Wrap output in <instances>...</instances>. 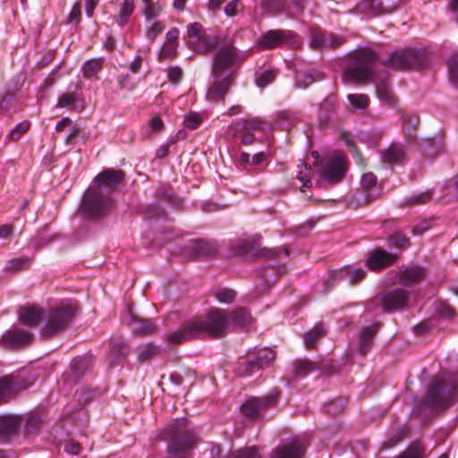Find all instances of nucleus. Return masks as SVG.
<instances>
[{
    "label": "nucleus",
    "instance_id": "nucleus-24",
    "mask_svg": "<svg viewBox=\"0 0 458 458\" xmlns=\"http://www.w3.org/2000/svg\"><path fill=\"white\" fill-rule=\"evenodd\" d=\"M21 424L20 416L9 415L0 417V440L5 441L7 437L15 433Z\"/></svg>",
    "mask_w": 458,
    "mask_h": 458
},
{
    "label": "nucleus",
    "instance_id": "nucleus-31",
    "mask_svg": "<svg viewBox=\"0 0 458 458\" xmlns=\"http://www.w3.org/2000/svg\"><path fill=\"white\" fill-rule=\"evenodd\" d=\"M156 331L157 327L152 320H140L132 328L133 334L138 336L150 335Z\"/></svg>",
    "mask_w": 458,
    "mask_h": 458
},
{
    "label": "nucleus",
    "instance_id": "nucleus-4",
    "mask_svg": "<svg viewBox=\"0 0 458 458\" xmlns=\"http://www.w3.org/2000/svg\"><path fill=\"white\" fill-rule=\"evenodd\" d=\"M163 438L168 441V454L171 458H183L197 444V437L189 427V421L176 419L169 423L162 432Z\"/></svg>",
    "mask_w": 458,
    "mask_h": 458
},
{
    "label": "nucleus",
    "instance_id": "nucleus-42",
    "mask_svg": "<svg viewBox=\"0 0 458 458\" xmlns=\"http://www.w3.org/2000/svg\"><path fill=\"white\" fill-rule=\"evenodd\" d=\"M30 127V123L28 121H23L15 125L14 128L9 133L10 140L16 141L21 139V137L26 133Z\"/></svg>",
    "mask_w": 458,
    "mask_h": 458
},
{
    "label": "nucleus",
    "instance_id": "nucleus-39",
    "mask_svg": "<svg viewBox=\"0 0 458 458\" xmlns=\"http://www.w3.org/2000/svg\"><path fill=\"white\" fill-rule=\"evenodd\" d=\"M203 122V117L200 114L197 112H190L184 116V125L188 129L194 130L197 129Z\"/></svg>",
    "mask_w": 458,
    "mask_h": 458
},
{
    "label": "nucleus",
    "instance_id": "nucleus-61",
    "mask_svg": "<svg viewBox=\"0 0 458 458\" xmlns=\"http://www.w3.org/2000/svg\"><path fill=\"white\" fill-rule=\"evenodd\" d=\"M187 32L190 37H196L198 38H201L203 34L201 25L198 22L190 23Z\"/></svg>",
    "mask_w": 458,
    "mask_h": 458
},
{
    "label": "nucleus",
    "instance_id": "nucleus-51",
    "mask_svg": "<svg viewBox=\"0 0 458 458\" xmlns=\"http://www.w3.org/2000/svg\"><path fill=\"white\" fill-rule=\"evenodd\" d=\"M363 8L369 10L373 15H379L384 12L382 9L381 0H365L362 3Z\"/></svg>",
    "mask_w": 458,
    "mask_h": 458
},
{
    "label": "nucleus",
    "instance_id": "nucleus-54",
    "mask_svg": "<svg viewBox=\"0 0 458 458\" xmlns=\"http://www.w3.org/2000/svg\"><path fill=\"white\" fill-rule=\"evenodd\" d=\"M430 198H431L430 192L424 191V192H420V193L411 195L406 200V202L409 204H412V205L423 204V203H426L427 201H428L430 199Z\"/></svg>",
    "mask_w": 458,
    "mask_h": 458
},
{
    "label": "nucleus",
    "instance_id": "nucleus-11",
    "mask_svg": "<svg viewBox=\"0 0 458 458\" xmlns=\"http://www.w3.org/2000/svg\"><path fill=\"white\" fill-rule=\"evenodd\" d=\"M452 402V394L445 389L444 380L435 377L425 397L424 404L431 409H442Z\"/></svg>",
    "mask_w": 458,
    "mask_h": 458
},
{
    "label": "nucleus",
    "instance_id": "nucleus-44",
    "mask_svg": "<svg viewBox=\"0 0 458 458\" xmlns=\"http://www.w3.org/2000/svg\"><path fill=\"white\" fill-rule=\"evenodd\" d=\"M315 369V364L308 360H300L294 363V371L299 376H305Z\"/></svg>",
    "mask_w": 458,
    "mask_h": 458
},
{
    "label": "nucleus",
    "instance_id": "nucleus-29",
    "mask_svg": "<svg viewBox=\"0 0 458 458\" xmlns=\"http://www.w3.org/2000/svg\"><path fill=\"white\" fill-rule=\"evenodd\" d=\"M30 264L31 262L29 257L13 258L6 262L4 270L13 273L26 270L30 267Z\"/></svg>",
    "mask_w": 458,
    "mask_h": 458
},
{
    "label": "nucleus",
    "instance_id": "nucleus-57",
    "mask_svg": "<svg viewBox=\"0 0 458 458\" xmlns=\"http://www.w3.org/2000/svg\"><path fill=\"white\" fill-rule=\"evenodd\" d=\"M300 167V170L297 174V178L302 182L303 183V187H310L311 186V181H310V166L308 165L307 164L304 165V169L305 171L301 167Z\"/></svg>",
    "mask_w": 458,
    "mask_h": 458
},
{
    "label": "nucleus",
    "instance_id": "nucleus-36",
    "mask_svg": "<svg viewBox=\"0 0 458 458\" xmlns=\"http://www.w3.org/2000/svg\"><path fill=\"white\" fill-rule=\"evenodd\" d=\"M227 458H261V456L256 446H250L233 451Z\"/></svg>",
    "mask_w": 458,
    "mask_h": 458
},
{
    "label": "nucleus",
    "instance_id": "nucleus-47",
    "mask_svg": "<svg viewBox=\"0 0 458 458\" xmlns=\"http://www.w3.org/2000/svg\"><path fill=\"white\" fill-rule=\"evenodd\" d=\"M448 71L450 81L458 87V53L450 57Z\"/></svg>",
    "mask_w": 458,
    "mask_h": 458
},
{
    "label": "nucleus",
    "instance_id": "nucleus-38",
    "mask_svg": "<svg viewBox=\"0 0 458 458\" xmlns=\"http://www.w3.org/2000/svg\"><path fill=\"white\" fill-rule=\"evenodd\" d=\"M276 73L272 70H266L258 73L256 76V85L261 89L266 88L271 84L276 79Z\"/></svg>",
    "mask_w": 458,
    "mask_h": 458
},
{
    "label": "nucleus",
    "instance_id": "nucleus-20",
    "mask_svg": "<svg viewBox=\"0 0 458 458\" xmlns=\"http://www.w3.org/2000/svg\"><path fill=\"white\" fill-rule=\"evenodd\" d=\"M195 338H199V335L192 319L182 325L176 331L167 334L165 337L167 342L174 344Z\"/></svg>",
    "mask_w": 458,
    "mask_h": 458
},
{
    "label": "nucleus",
    "instance_id": "nucleus-27",
    "mask_svg": "<svg viewBox=\"0 0 458 458\" xmlns=\"http://www.w3.org/2000/svg\"><path fill=\"white\" fill-rule=\"evenodd\" d=\"M103 62L104 59L102 57L86 61L81 67L83 77L86 79L96 78L98 72L102 69Z\"/></svg>",
    "mask_w": 458,
    "mask_h": 458
},
{
    "label": "nucleus",
    "instance_id": "nucleus-64",
    "mask_svg": "<svg viewBox=\"0 0 458 458\" xmlns=\"http://www.w3.org/2000/svg\"><path fill=\"white\" fill-rule=\"evenodd\" d=\"M148 124L153 131H160L164 125L162 120L157 116L152 117L149 120Z\"/></svg>",
    "mask_w": 458,
    "mask_h": 458
},
{
    "label": "nucleus",
    "instance_id": "nucleus-59",
    "mask_svg": "<svg viewBox=\"0 0 458 458\" xmlns=\"http://www.w3.org/2000/svg\"><path fill=\"white\" fill-rule=\"evenodd\" d=\"M81 17V3H76L69 14L68 22L78 24Z\"/></svg>",
    "mask_w": 458,
    "mask_h": 458
},
{
    "label": "nucleus",
    "instance_id": "nucleus-30",
    "mask_svg": "<svg viewBox=\"0 0 458 458\" xmlns=\"http://www.w3.org/2000/svg\"><path fill=\"white\" fill-rule=\"evenodd\" d=\"M134 0H123L117 19V22L120 26H124L128 22L130 16L134 12Z\"/></svg>",
    "mask_w": 458,
    "mask_h": 458
},
{
    "label": "nucleus",
    "instance_id": "nucleus-28",
    "mask_svg": "<svg viewBox=\"0 0 458 458\" xmlns=\"http://www.w3.org/2000/svg\"><path fill=\"white\" fill-rule=\"evenodd\" d=\"M230 321L237 327H248L251 324L252 318L245 309L239 308L231 312Z\"/></svg>",
    "mask_w": 458,
    "mask_h": 458
},
{
    "label": "nucleus",
    "instance_id": "nucleus-16",
    "mask_svg": "<svg viewBox=\"0 0 458 458\" xmlns=\"http://www.w3.org/2000/svg\"><path fill=\"white\" fill-rule=\"evenodd\" d=\"M233 82L234 78L231 75L224 76L220 79H214V81L210 84L207 91L206 98L212 103L224 102Z\"/></svg>",
    "mask_w": 458,
    "mask_h": 458
},
{
    "label": "nucleus",
    "instance_id": "nucleus-6",
    "mask_svg": "<svg viewBox=\"0 0 458 458\" xmlns=\"http://www.w3.org/2000/svg\"><path fill=\"white\" fill-rule=\"evenodd\" d=\"M199 337L209 335L220 337L225 333L229 325V315L225 310L213 308L205 318H192Z\"/></svg>",
    "mask_w": 458,
    "mask_h": 458
},
{
    "label": "nucleus",
    "instance_id": "nucleus-18",
    "mask_svg": "<svg viewBox=\"0 0 458 458\" xmlns=\"http://www.w3.org/2000/svg\"><path fill=\"white\" fill-rule=\"evenodd\" d=\"M33 335L23 329L13 328L6 331L1 337L2 344L6 347H19L30 344Z\"/></svg>",
    "mask_w": 458,
    "mask_h": 458
},
{
    "label": "nucleus",
    "instance_id": "nucleus-62",
    "mask_svg": "<svg viewBox=\"0 0 458 458\" xmlns=\"http://www.w3.org/2000/svg\"><path fill=\"white\" fill-rule=\"evenodd\" d=\"M64 450L71 454L76 455L80 454L81 447L78 442L69 440L64 445Z\"/></svg>",
    "mask_w": 458,
    "mask_h": 458
},
{
    "label": "nucleus",
    "instance_id": "nucleus-48",
    "mask_svg": "<svg viewBox=\"0 0 458 458\" xmlns=\"http://www.w3.org/2000/svg\"><path fill=\"white\" fill-rule=\"evenodd\" d=\"M366 276V272L362 268L347 270L344 275V278L352 284L360 282Z\"/></svg>",
    "mask_w": 458,
    "mask_h": 458
},
{
    "label": "nucleus",
    "instance_id": "nucleus-32",
    "mask_svg": "<svg viewBox=\"0 0 458 458\" xmlns=\"http://www.w3.org/2000/svg\"><path fill=\"white\" fill-rule=\"evenodd\" d=\"M251 355L258 360L262 368L268 366L276 357V353L271 348L259 349L251 353Z\"/></svg>",
    "mask_w": 458,
    "mask_h": 458
},
{
    "label": "nucleus",
    "instance_id": "nucleus-15",
    "mask_svg": "<svg viewBox=\"0 0 458 458\" xmlns=\"http://www.w3.org/2000/svg\"><path fill=\"white\" fill-rule=\"evenodd\" d=\"M305 446L299 438H291L276 447L269 458H301Z\"/></svg>",
    "mask_w": 458,
    "mask_h": 458
},
{
    "label": "nucleus",
    "instance_id": "nucleus-7",
    "mask_svg": "<svg viewBox=\"0 0 458 458\" xmlns=\"http://www.w3.org/2000/svg\"><path fill=\"white\" fill-rule=\"evenodd\" d=\"M382 64L394 71H405L421 67L424 64V56L414 49H399L393 51Z\"/></svg>",
    "mask_w": 458,
    "mask_h": 458
},
{
    "label": "nucleus",
    "instance_id": "nucleus-22",
    "mask_svg": "<svg viewBox=\"0 0 458 458\" xmlns=\"http://www.w3.org/2000/svg\"><path fill=\"white\" fill-rule=\"evenodd\" d=\"M424 276L425 271L420 267H407L400 272L399 283L406 287L413 286L420 283Z\"/></svg>",
    "mask_w": 458,
    "mask_h": 458
},
{
    "label": "nucleus",
    "instance_id": "nucleus-13",
    "mask_svg": "<svg viewBox=\"0 0 458 458\" xmlns=\"http://www.w3.org/2000/svg\"><path fill=\"white\" fill-rule=\"evenodd\" d=\"M376 184L377 178L372 173L364 174L360 180L361 190L352 197V204L359 208L376 199L378 196Z\"/></svg>",
    "mask_w": 458,
    "mask_h": 458
},
{
    "label": "nucleus",
    "instance_id": "nucleus-50",
    "mask_svg": "<svg viewBox=\"0 0 458 458\" xmlns=\"http://www.w3.org/2000/svg\"><path fill=\"white\" fill-rule=\"evenodd\" d=\"M165 29V24L161 21H152L147 30V37L149 40L154 41Z\"/></svg>",
    "mask_w": 458,
    "mask_h": 458
},
{
    "label": "nucleus",
    "instance_id": "nucleus-43",
    "mask_svg": "<svg viewBox=\"0 0 458 458\" xmlns=\"http://www.w3.org/2000/svg\"><path fill=\"white\" fill-rule=\"evenodd\" d=\"M242 366H244V369L242 374L245 376H250L254 372L262 369V366L258 362V360L250 353L246 361L241 363Z\"/></svg>",
    "mask_w": 458,
    "mask_h": 458
},
{
    "label": "nucleus",
    "instance_id": "nucleus-41",
    "mask_svg": "<svg viewBox=\"0 0 458 458\" xmlns=\"http://www.w3.org/2000/svg\"><path fill=\"white\" fill-rule=\"evenodd\" d=\"M347 98L350 104L356 108H366L369 103V98L365 94H349Z\"/></svg>",
    "mask_w": 458,
    "mask_h": 458
},
{
    "label": "nucleus",
    "instance_id": "nucleus-5",
    "mask_svg": "<svg viewBox=\"0 0 458 458\" xmlns=\"http://www.w3.org/2000/svg\"><path fill=\"white\" fill-rule=\"evenodd\" d=\"M76 312L77 305L72 301L63 302L51 309L47 314V323L41 329L42 336L50 337L64 330Z\"/></svg>",
    "mask_w": 458,
    "mask_h": 458
},
{
    "label": "nucleus",
    "instance_id": "nucleus-21",
    "mask_svg": "<svg viewBox=\"0 0 458 458\" xmlns=\"http://www.w3.org/2000/svg\"><path fill=\"white\" fill-rule=\"evenodd\" d=\"M44 318V311L40 307L30 305L22 307L19 311V319L21 324L34 327H37Z\"/></svg>",
    "mask_w": 458,
    "mask_h": 458
},
{
    "label": "nucleus",
    "instance_id": "nucleus-35",
    "mask_svg": "<svg viewBox=\"0 0 458 458\" xmlns=\"http://www.w3.org/2000/svg\"><path fill=\"white\" fill-rule=\"evenodd\" d=\"M162 12V5L159 3H149L143 4L142 13L147 21H153L159 16Z\"/></svg>",
    "mask_w": 458,
    "mask_h": 458
},
{
    "label": "nucleus",
    "instance_id": "nucleus-56",
    "mask_svg": "<svg viewBox=\"0 0 458 458\" xmlns=\"http://www.w3.org/2000/svg\"><path fill=\"white\" fill-rule=\"evenodd\" d=\"M404 430H399L394 436L390 437L386 441H385L382 445L383 449H388L394 447L396 444H398L404 437Z\"/></svg>",
    "mask_w": 458,
    "mask_h": 458
},
{
    "label": "nucleus",
    "instance_id": "nucleus-46",
    "mask_svg": "<svg viewBox=\"0 0 458 458\" xmlns=\"http://www.w3.org/2000/svg\"><path fill=\"white\" fill-rule=\"evenodd\" d=\"M322 78H323V74L321 72L312 71V72L307 73L306 75H304V77L301 80L298 79L297 85L299 88L305 89L311 83L320 81Z\"/></svg>",
    "mask_w": 458,
    "mask_h": 458
},
{
    "label": "nucleus",
    "instance_id": "nucleus-33",
    "mask_svg": "<svg viewBox=\"0 0 458 458\" xmlns=\"http://www.w3.org/2000/svg\"><path fill=\"white\" fill-rule=\"evenodd\" d=\"M160 352L157 345L148 343L139 348L138 359L140 361H148L157 356Z\"/></svg>",
    "mask_w": 458,
    "mask_h": 458
},
{
    "label": "nucleus",
    "instance_id": "nucleus-14",
    "mask_svg": "<svg viewBox=\"0 0 458 458\" xmlns=\"http://www.w3.org/2000/svg\"><path fill=\"white\" fill-rule=\"evenodd\" d=\"M31 385L24 378L9 375L0 378V404L14 396L18 392L28 388Z\"/></svg>",
    "mask_w": 458,
    "mask_h": 458
},
{
    "label": "nucleus",
    "instance_id": "nucleus-9",
    "mask_svg": "<svg viewBox=\"0 0 458 458\" xmlns=\"http://www.w3.org/2000/svg\"><path fill=\"white\" fill-rule=\"evenodd\" d=\"M410 299V292L402 288H395L377 294L373 302L381 307L386 313L395 312L404 309Z\"/></svg>",
    "mask_w": 458,
    "mask_h": 458
},
{
    "label": "nucleus",
    "instance_id": "nucleus-2",
    "mask_svg": "<svg viewBox=\"0 0 458 458\" xmlns=\"http://www.w3.org/2000/svg\"><path fill=\"white\" fill-rule=\"evenodd\" d=\"M353 63L345 69L343 81L345 83H364L371 81L376 85L377 98L385 104L394 106L396 103L386 80L379 81L372 69L377 60V54L370 49H360L352 53Z\"/></svg>",
    "mask_w": 458,
    "mask_h": 458
},
{
    "label": "nucleus",
    "instance_id": "nucleus-26",
    "mask_svg": "<svg viewBox=\"0 0 458 458\" xmlns=\"http://www.w3.org/2000/svg\"><path fill=\"white\" fill-rule=\"evenodd\" d=\"M193 253L199 258L208 257L217 251L216 244L213 242L198 240L192 247Z\"/></svg>",
    "mask_w": 458,
    "mask_h": 458
},
{
    "label": "nucleus",
    "instance_id": "nucleus-34",
    "mask_svg": "<svg viewBox=\"0 0 458 458\" xmlns=\"http://www.w3.org/2000/svg\"><path fill=\"white\" fill-rule=\"evenodd\" d=\"M325 334V329L322 325H317L312 330L306 333L304 335V344L307 349L314 347L316 341Z\"/></svg>",
    "mask_w": 458,
    "mask_h": 458
},
{
    "label": "nucleus",
    "instance_id": "nucleus-23",
    "mask_svg": "<svg viewBox=\"0 0 458 458\" xmlns=\"http://www.w3.org/2000/svg\"><path fill=\"white\" fill-rule=\"evenodd\" d=\"M406 155L403 145L400 143H392L381 156L382 162L388 165L400 164Z\"/></svg>",
    "mask_w": 458,
    "mask_h": 458
},
{
    "label": "nucleus",
    "instance_id": "nucleus-8",
    "mask_svg": "<svg viewBox=\"0 0 458 458\" xmlns=\"http://www.w3.org/2000/svg\"><path fill=\"white\" fill-rule=\"evenodd\" d=\"M318 173L328 182H338L346 173V159L339 152L324 157L319 163Z\"/></svg>",
    "mask_w": 458,
    "mask_h": 458
},
{
    "label": "nucleus",
    "instance_id": "nucleus-1",
    "mask_svg": "<svg viewBox=\"0 0 458 458\" xmlns=\"http://www.w3.org/2000/svg\"><path fill=\"white\" fill-rule=\"evenodd\" d=\"M123 171L106 169L98 174L83 194L81 212L90 219H98L107 215L113 206L112 194L123 182Z\"/></svg>",
    "mask_w": 458,
    "mask_h": 458
},
{
    "label": "nucleus",
    "instance_id": "nucleus-58",
    "mask_svg": "<svg viewBox=\"0 0 458 458\" xmlns=\"http://www.w3.org/2000/svg\"><path fill=\"white\" fill-rule=\"evenodd\" d=\"M403 129L410 138L412 137V132L418 123V119H413L411 116L405 115L403 117Z\"/></svg>",
    "mask_w": 458,
    "mask_h": 458
},
{
    "label": "nucleus",
    "instance_id": "nucleus-10",
    "mask_svg": "<svg viewBox=\"0 0 458 458\" xmlns=\"http://www.w3.org/2000/svg\"><path fill=\"white\" fill-rule=\"evenodd\" d=\"M279 394L278 390L273 389L266 396L250 397L241 405V411L249 418H256L263 411L276 405Z\"/></svg>",
    "mask_w": 458,
    "mask_h": 458
},
{
    "label": "nucleus",
    "instance_id": "nucleus-49",
    "mask_svg": "<svg viewBox=\"0 0 458 458\" xmlns=\"http://www.w3.org/2000/svg\"><path fill=\"white\" fill-rule=\"evenodd\" d=\"M264 123L257 119L243 120L242 122V131L243 133H250L251 131L263 130Z\"/></svg>",
    "mask_w": 458,
    "mask_h": 458
},
{
    "label": "nucleus",
    "instance_id": "nucleus-53",
    "mask_svg": "<svg viewBox=\"0 0 458 458\" xmlns=\"http://www.w3.org/2000/svg\"><path fill=\"white\" fill-rule=\"evenodd\" d=\"M77 100V96L75 94L64 93L60 96L57 103L58 107H68L72 108Z\"/></svg>",
    "mask_w": 458,
    "mask_h": 458
},
{
    "label": "nucleus",
    "instance_id": "nucleus-55",
    "mask_svg": "<svg viewBox=\"0 0 458 458\" xmlns=\"http://www.w3.org/2000/svg\"><path fill=\"white\" fill-rule=\"evenodd\" d=\"M242 8L243 5L240 0H233L225 5V13L229 17H233Z\"/></svg>",
    "mask_w": 458,
    "mask_h": 458
},
{
    "label": "nucleus",
    "instance_id": "nucleus-17",
    "mask_svg": "<svg viewBox=\"0 0 458 458\" xmlns=\"http://www.w3.org/2000/svg\"><path fill=\"white\" fill-rule=\"evenodd\" d=\"M398 256L382 249H376L369 253L366 264L371 270H380L394 263Z\"/></svg>",
    "mask_w": 458,
    "mask_h": 458
},
{
    "label": "nucleus",
    "instance_id": "nucleus-45",
    "mask_svg": "<svg viewBox=\"0 0 458 458\" xmlns=\"http://www.w3.org/2000/svg\"><path fill=\"white\" fill-rule=\"evenodd\" d=\"M236 298V293L228 288H223L216 292V299L220 303L229 304L232 303Z\"/></svg>",
    "mask_w": 458,
    "mask_h": 458
},
{
    "label": "nucleus",
    "instance_id": "nucleus-19",
    "mask_svg": "<svg viewBox=\"0 0 458 458\" xmlns=\"http://www.w3.org/2000/svg\"><path fill=\"white\" fill-rule=\"evenodd\" d=\"M344 39L333 34H327L320 30L313 29L310 32V46L313 48L330 47L341 46Z\"/></svg>",
    "mask_w": 458,
    "mask_h": 458
},
{
    "label": "nucleus",
    "instance_id": "nucleus-40",
    "mask_svg": "<svg viewBox=\"0 0 458 458\" xmlns=\"http://www.w3.org/2000/svg\"><path fill=\"white\" fill-rule=\"evenodd\" d=\"M14 233V225L5 224L0 225V245L6 246L10 244Z\"/></svg>",
    "mask_w": 458,
    "mask_h": 458
},
{
    "label": "nucleus",
    "instance_id": "nucleus-12",
    "mask_svg": "<svg viewBox=\"0 0 458 458\" xmlns=\"http://www.w3.org/2000/svg\"><path fill=\"white\" fill-rule=\"evenodd\" d=\"M284 44L296 46L298 39L292 30H271L263 34L258 41L260 48H274Z\"/></svg>",
    "mask_w": 458,
    "mask_h": 458
},
{
    "label": "nucleus",
    "instance_id": "nucleus-52",
    "mask_svg": "<svg viewBox=\"0 0 458 458\" xmlns=\"http://www.w3.org/2000/svg\"><path fill=\"white\" fill-rule=\"evenodd\" d=\"M391 245L398 248V249H406L410 245L409 239L402 234L395 233L390 237Z\"/></svg>",
    "mask_w": 458,
    "mask_h": 458
},
{
    "label": "nucleus",
    "instance_id": "nucleus-25",
    "mask_svg": "<svg viewBox=\"0 0 458 458\" xmlns=\"http://www.w3.org/2000/svg\"><path fill=\"white\" fill-rule=\"evenodd\" d=\"M379 327L380 324L376 323L372 326L366 327L365 328H363L360 335L359 341V349L361 353L365 354L370 350L372 346V340L375 335L377 334Z\"/></svg>",
    "mask_w": 458,
    "mask_h": 458
},
{
    "label": "nucleus",
    "instance_id": "nucleus-63",
    "mask_svg": "<svg viewBox=\"0 0 458 458\" xmlns=\"http://www.w3.org/2000/svg\"><path fill=\"white\" fill-rule=\"evenodd\" d=\"M263 8L270 12V10H280L282 8V4L280 0H265L263 2Z\"/></svg>",
    "mask_w": 458,
    "mask_h": 458
},
{
    "label": "nucleus",
    "instance_id": "nucleus-37",
    "mask_svg": "<svg viewBox=\"0 0 458 458\" xmlns=\"http://www.w3.org/2000/svg\"><path fill=\"white\" fill-rule=\"evenodd\" d=\"M424 448L420 443L411 444L404 452L396 458H423Z\"/></svg>",
    "mask_w": 458,
    "mask_h": 458
},
{
    "label": "nucleus",
    "instance_id": "nucleus-60",
    "mask_svg": "<svg viewBox=\"0 0 458 458\" xmlns=\"http://www.w3.org/2000/svg\"><path fill=\"white\" fill-rule=\"evenodd\" d=\"M182 77V71L180 67L174 66L169 69L168 78L173 83H178Z\"/></svg>",
    "mask_w": 458,
    "mask_h": 458
},
{
    "label": "nucleus",
    "instance_id": "nucleus-3",
    "mask_svg": "<svg viewBox=\"0 0 458 458\" xmlns=\"http://www.w3.org/2000/svg\"><path fill=\"white\" fill-rule=\"evenodd\" d=\"M215 45L217 48L212 59V76L214 79H220L231 75L235 78L237 71L249 53L238 50L229 39L217 42L216 38L208 41L205 51H210Z\"/></svg>",
    "mask_w": 458,
    "mask_h": 458
}]
</instances>
